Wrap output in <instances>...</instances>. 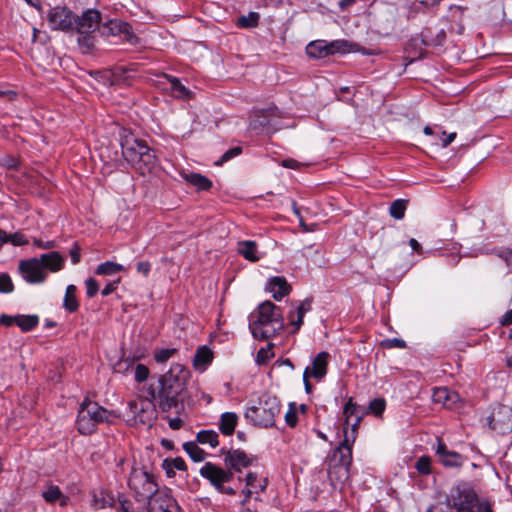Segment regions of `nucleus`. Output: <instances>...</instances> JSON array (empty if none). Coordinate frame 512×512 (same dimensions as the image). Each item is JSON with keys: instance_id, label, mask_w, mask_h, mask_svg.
Instances as JSON below:
<instances>
[{"instance_id": "13", "label": "nucleus", "mask_w": 512, "mask_h": 512, "mask_svg": "<svg viewBox=\"0 0 512 512\" xmlns=\"http://www.w3.org/2000/svg\"><path fill=\"white\" fill-rule=\"evenodd\" d=\"M18 270L23 279L30 284L43 283L47 278V272L44 271L38 257L21 260Z\"/></svg>"}, {"instance_id": "61", "label": "nucleus", "mask_w": 512, "mask_h": 512, "mask_svg": "<svg viewBox=\"0 0 512 512\" xmlns=\"http://www.w3.org/2000/svg\"><path fill=\"white\" fill-rule=\"evenodd\" d=\"M500 324L502 326L512 325V309L508 310L500 319Z\"/></svg>"}, {"instance_id": "6", "label": "nucleus", "mask_w": 512, "mask_h": 512, "mask_svg": "<svg viewBox=\"0 0 512 512\" xmlns=\"http://www.w3.org/2000/svg\"><path fill=\"white\" fill-rule=\"evenodd\" d=\"M451 499L456 512H493L491 503L480 500L476 491L464 481L451 488Z\"/></svg>"}, {"instance_id": "15", "label": "nucleus", "mask_w": 512, "mask_h": 512, "mask_svg": "<svg viewBox=\"0 0 512 512\" xmlns=\"http://www.w3.org/2000/svg\"><path fill=\"white\" fill-rule=\"evenodd\" d=\"M348 51V43L344 40H337L327 44L325 41H315L308 44L306 53L311 58H324L336 52Z\"/></svg>"}, {"instance_id": "10", "label": "nucleus", "mask_w": 512, "mask_h": 512, "mask_svg": "<svg viewBox=\"0 0 512 512\" xmlns=\"http://www.w3.org/2000/svg\"><path fill=\"white\" fill-rule=\"evenodd\" d=\"M155 401L150 398H138L129 402V410L135 423L151 426L157 418Z\"/></svg>"}, {"instance_id": "20", "label": "nucleus", "mask_w": 512, "mask_h": 512, "mask_svg": "<svg viewBox=\"0 0 512 512\" xmlns=\"http://www.w3.org/2000/svg\"><path fill=\"white\" fill-rule=\"evenodd\" d=\"M42 498L49 504L59 502L60 506L65 507L69 504L70 498L64 495L59 486L52 482H47L42 491Z\"/></svg>"}, {"instance_id": "49", "label": "nucleus", "mask_w": 512, "mask_h": 512, "mask_svg": "<svg viewBox=\"0 0 512 512\" xmlns=\"http://www.w3.org/2000/svg\"><path fill=\"white\" fill-rule=\"evenodd\" d=\"M82 36L78 38V43L81 47L86 48V51H90L94 47V39L93 36L89 34H81Z\"/></svg>"}, {"instance_id": "35", "label": "nucleus", "mask_w": 512, "mask_h": 512, "mask_svg": "<svg viewBox=\"0 0 512 512\" xmlns=\"http://www.w3.org/2000/svg\"><path fill=\"white\" fill-rule=\"evenodd\" d=\"M439 460L446 467H460L463 464V456L455 451H448Z\"/></svg>"}, {"instance_id": "27", "label": "nucleus", "mask_w": 512, "mask_h": 512, "mask_svg": "<svg viewBox=\"0 0 512 512\" xmlns=\"http://www.w3.org/2000/svg\"><path fill=\"white\" fill-rule=\"evenodd\" d=\"M164 78L171 84V91L177 98L187 99L190 97V91L174 76L164 74Z\"/></svg>"}, {"instance_id": "3", "label": "nucleus", "mask_w": 512, "mask_h": 512, "mask_svg": "<svg viewBox=\"0 0 512 512\" xmlns=\"http://www.w3.org/2000/svg\"><path fill=\"white\" fill-rule=\"evenodd\" d=\"M121 149L124 159L141 175L150 173L156 165V155L144 140L132 134L121 136Z\"/></svg>"}, {"instance_id": "11", "label": "nucleus", "mask_w": 512, "mask_h": 512, "mask_svg": "<svg viewBox=\"0 0 512 512\" xmlns=\"http://www.w3.org/2000/svg\"><path fill=\"white\" fill-rule=\"evenodd\" d=\"M48 25L53 30L68 32L74 30L75 15L66 7L50 8L46 15Z\"/></svg>"}, {"instance_id": "32", "label": "nucleus", "mask_w": 512, "mask_h": 512, "mask_svg": "<svg viewBox=\"0 0 512 512\" xmlns=\"http://www.w3.org/2000/svg\"><path fill=\"white\" fill-rule=\"evenodd\" d=\"M38 323L37 315H17V326L24 332L33 330Z\"/></svg>"}, {"instance_id": "16", "label": "nucleus", "mask_w": 512, "mask_h": 512, "mask_svg": "<svg viewBox=\"0 0 512 512\" xmlns=\"http://www.w3.org/2000/svg\"><path fill=\"white\" fill-rule=\"evenodd\" d=\"M100 32L104 36L123 35L124 39L131 44L138 42V37L134 34L130 24L122 20H109L103 24Z\"/></svg>"}, {"instance_id": "36", "label": "nucleus", "mask_w": 512, "mask_h": 512, "mask_svg": "<svg viewBox=\"0 0 512 512\" xmlns=\"http://www.w3.org/2000/svg\"><path fill=\"white\" fill-rule=\"evenodd\" d=\"M260 15L257 12H250L237 20V26L241 28H253L259 23Z\"/></svg>"}, {"instance_id": "30", "label": "nucleus", "mask_w": 512, "mask_h": 512, "mask_svg": "<svg viewBox=\"0 0 512 512\" xmlns=\"http://www.w3.org/2000/svg\"><path fill=\"white\" fill-rule=\"evenodd\" d=\"M183 449L195 462H201L206 457V453L198 446L197 442H186L183 444Z\"/></svg>"}, {"instance_id": "2", "label": "nucleus", "mask_w": 512, "mask_h": 512, "mask_svg": "<svg viewBox=\"0 0 512 512\" xmlns=\"http://www.w3.org/2000/svg\"><path fill=\"white\" fill-rule=\"evenodd\" d=\"M283 326L282 311L271 301L259 304L249 317V328L253 337L258 340L274 337Z\"/></svg>"}, {"instance_id": "51", "label": "nucleus", "mask_w": 512, "mask_h": 512, "mask_svg": "<svg viewBox=\"0 0 512 512\" xmlns=\"http://www.w3.org/2000/svg\"><path fill=\"white\" fill-rule=\"evenodd\" d=\"M297 317L294 319V313L291 312L289 315L290 323L295 326V331H298L303 324L305 314L302 311H296Z\"/></svg>"}, {"instance_id": "46", "label": "nucleus", "mask_w": 512, "mask_h": 512, "mask_svg": "<svg viewBox=\"0 0 512 512\" xmlns=\"http://www.w3.org/2000/svg\"><path fill=\"white\" fill-rule=\"evenodd\" d=\"M285 421L290 427L296 426L298 417L295 404H290L288 411L285 413Z\"/></svg>"}, {"instance_id": "56", "label": "nucleus", "mask_w": 512, "mask_h": 512, "mask_svg": "<svg viewBox=\"0 0 512 512\" xmlns=\"http://www.w3.org/2000/svg\"><path fill=\"white\" fill-rule=\"evenodd\" d=\"M455 138H456V132L446 134V132L443 131L442 137H441L442 147H447L448 145H450L454 141Z\"/></svg>"}, {"instance_id": "38", "label": "nucleus", "mask_w": 512, "mask_h": 512, "mask_svg": "<svg viewBox=\"0 0 512 512\" xmlns=\"http://www.w3.org/2000/svg\"><path fill=\"white\" fill-rule=\"evenodd\" d=\"M164 466L168 476H171V473L174 469L180 471L186 470V463L181 457H176L172 460H165Z\"/></svg>"}, {"instance_id": "23", "label": "nucleus", "mask_w": 512, "mask_h": 512, "mask_svg": "<svg viewBox=\"0 0 512 512\" xmlns=\"http://www.w3.org/2000/svg\"><path fill=\"white\" fill-rule=\"evenodd\" d=\"M212 360V350L208 346L203 345L196 349L195 355L192 360V365L195 370L204 372L207 369V366L212 362Z\"/></svg>"}, {"instance_id": "47", "label": "nucleus", "mask_w": 512, "mask_h": 512, "mask_svg": "<svg viewBox=\"0 0 512 512\" xmlns=\"http://www.w3.org/2000/svg\"><path fill=\"white\" fill-rule=\"evenodd\" d=\"M273 348V344L269 343L267 348H261L257 352V362L259 364L265 363L268 359L273 356V352L271 351Z\"/></svg>"}, {"instance_id": "34", "label": "nucleus", "mask_w": 512, "mask_h": 512, "mask_svg": "<svg viewBox=\"0 0 512 512\" xmlns=\"http://www.w3.org/2000/svg\"><path fill=\"white\" fill-rule=\"evenodd\" d=\"M124 270L125 268L121 264L112 261H106L97 266L95 273L97 275H114Z\"/></svg>"}, {"instance_id": "24", "label": "nucleus", "mask_w": 512, "mask_h": 512, "mask_svg": "<svg viewBox=\"0 0 512 512\" xmlns=\"http://www.w3.org/2000/svg\"><path fill=\"white\" fill-rule=\"evenodd\" d=\"M183 179L199 191H208L212 187V181L199 173H183Z\"/></svg>"}, {"instance_id": "40", "label": "nucleus", "mask_w": 512, "mask_h": 512, "mask_svg": "<svg viewBox=\"0 0 512 512\" xmlns=\"http://www.w3.org/2000/svg\"><path fill=\"white\" fill-rule=\"evenodd\" d=\"M386 407V401L383 398L373 399L368 406V411L379 417L383 414Z\"/></svg>"}, {"instance_id": "59", "label": "nucleus", "mask_w": 512, "mask_h": 512, "mask_svg": "<svg viewBox=\"0 0 512 512\" xmlns=\"http://www.w3.org/2000/svg\"><path fill=\"white\" fill-rule=\"evenodd\" d=\"M445 38H446V33H445L444 29H440L439 31H437V33L435 35V39H433L432 42L434 45H442L445 41Z\"/></svg>"}, {"instance_id": "63", "label": "nucleus", "mask_w": 512, "mask_h": 512, "mask_svg": "<svg viewBox=\"0 0 512 512\" xmlns=\"http://www.w3.org/2000/svg\"><path fill=\"white\" fill-rule=\"evenodd\" d=\"M449 450L447 449L445 443L442 440H438L436 454L438 455L439 459L446 454Z\"/></svg>"}, {"instance_id": "42", "label": "nucleus", "mask_w": 512, "mask_h": 512, "mask_svg": "<svg viewBox=\"0 0 512 512\" xmlns=\"http://www.w3.org/2000/svg\"><path fill=\"white\" fill-rule=\"evenodd\" d=\"M415 468L421 474L427 475L430 473L431 460L427 456L420 457L416 462Z\"/></svg>"}, {"instance_id": "5", "label": "nucleus", "mask_w": 512, "mask_h": 512, "mask_svg": "<svg viewBox=\"0 0 512 512\" xmlns=\"http://www.w3.org/2000/svg\"><path fill=\"white\" fill-rule=\"evenodd\" d=\"M113 416L115 414L112 411L86 397L78 409L76 428L80 434L90 435L95 432L98 424L110 422V418Z\"/></svg>"}, {"instance_id": "44", "label": "nucleus", "mask_w": 512, "mask_h": 512, "mask_svg": "<svg viewBox=\"0 0 512 512\" xmlns=\"http://www.w3.org/2000/svg\"><path fill=\"white\" fill-rule=\"evenodd\" d=\"M242 152V148L241 147H233L229 150H227L222 156L221 158L215 162L216 165L220 166L222 165L224 162H227L229 161L230 159L234 158L235 156H238L240 153Z\"/></svg>"}, {"instance_id": "50", "label": "nucleus", "mask_w": 512, "mask_h": 512, "mask_svg": "<svg viewBox=\"0 0 512 512\" xmlns=\"http://www.w3.org/2000/svg\"><path fill=\"white\" fill-rule=\"evenodd\" d=\"M384 348H405L406 343L400 338L386 339L382 342Z\"/></svg>"}, {"instance_id": "62", "label": "nucleus", "mask_w": 512, "mask_h": 512, "mask_svg": "<svg viewBox=\"0 0 512 512\" xmlns=\"http://www.w3.org/2000/svg\"><path fill=\"white\" fill-rule=\"evenodd\" d=\"M311 300L310 299H305L304 301H302L300 303V305L297 307V310L298 311H302L303 314H306L308 311L311 310Z\"/></svg>"}, {"instance_id": "1", "label": "nucleus", "mask_w": 512, "mask_h": 512, "mask_svg": "<svg viewBox=\"0 0 512 512\" xmlns=\"http://www.w3.org/2000/svg\"><path fill=\"white\" fill-rule=\"evenodd\" d=\"M191 378L190 370L180 363H173L169 370L151 384L148 394L156 400L163 412L179 411L183 408L184 395Z\"/></svg>"}, {"instance_id": "52", "label": "nucleus", "mask_w": 512, "mask_h": 512, "mask_svg": "<svg viewBox=\"0 0 512 512\" xmlns=\"http://www.w3.org/2000/svg\"><path fill=\"white\" fill-rule=\"evenodd\" d=\"M8 242H11L13 245L21 246L28 243L27 239L22 233H14L8 236Z\"/></svg>"}, {"instance_id": "26", "label": "nucleus", "mask_w": 512, "mask_h": 512, "mask_svg": "<svg viewBox=\"0 0 512 512\" xmlns=\"http://www.w3.org/2000/svg\"><path fill=\"white\" fill-rule=\"evenodd\" d=\"M238 253L246 260L256 262L260 259L257 254V243L255 241H240L238 242Z\"/></svg>"}, {"instance_id": "31", "label": "nucleus", "mask_w": 512, "mask_h": 512, "mask_svg": "<svg viewBox=\"0 0 512 512\" xmlns=\"http://www.w3.org/2000/svg\"><path fill=\"white\" fill-rule=\"evenodd\" d=\"M458 398V394L448 390L446 387L435 389L433 399L435 402L447 404L448 402L454 403Z\"/></svg>"}, {"instance_id": "21", "label": "nucleus", "mask_w": 512, "mask_h": 512, "mask_svg": "<svg viewBox=\"0 0 512 512\" xmlns=\"http://www.w3.org/2000/svg\"><path fill=\"white\" fill-rule=\"evenodd\" d=\"M38 259L46 272H58L63 269L65 264V258L57 251L42 254Z\"/></svg>"}, {"instance_id": "9", "label": "nucleus", "mask_w": 512, "mask_h": 512, "mask_svg": "<svg viewBox=\"0 0 512 512\" xmlns=\"http://www.w3.org/2000/svg\"><path fill=\"white\" fill-rule=\"evenodd\" d=\"M200 475L207 479L219 493L226 495H234L236 493L234 488L224 485L234 477L233 472L228 470V468L224 469L214 463L206 462L200 469Z\"/></svg>"}, {"instance_id": "22", "label": "nucleus", "mask_w": 512, "mask_h": 512, "mask_svg": "<svg viewBox=\"0 0 512 512\" xmlns=\"http://www.w3.org/2000/svg\"><path fill=\"white\" fill-rule=\"evenodd\" d=\"M267 290L275 300L279 301L290 293L291 287L284 277L276 276L269 280Z\"/></svg>"}, {"instance_id": "7", "label": "nucleus", "mask_w": 512, "mask_h": 512, "mask_svg": "<svg viewBox=\"0 0 512 512\" xmlns=\"http://www.w3.org/2000/svg\"><path fill=\"white\" fill-rule=\"evenodd\" d=\"M280 409L279 399L276 396L265 394L259 399L258 405L251 406L246 410L245 416L255 425L267 428L274 426Z\"/></svg>"}, {"instance_id": "41", "label": "nucleus", "mask_w": 512, "mask_h": 512, "mask_svg": "<svg viewBox=\"0 0 512 512\" xmlns=\"http://www.w3.org/2000/svg\"><path fill=\"white\" fill-rule=\"evenodd\" d=\"M246 485L251 487L254 490L263 491L266 488V480L263 483H260L257 478L256 473L249 472L245 477Z\"/></svg>"}, {"instance_id": "14", "label": "nucleus", "mask_w": 512, "mask_h": 512, "mask_svg": "<svg viewBox=\"0 0 512 512\" xmlns=\"http://www.w3.org/2000/svg\"><path fill=\"white\" fill-rule=\"evenodd\" d=\"M224 456V464L230 471L241 473L243 469L250 467L255 461L256 457L248 455L241 449H230L225 451L221 450Z\"/></svg>"}, {"instance_id": "29", "label": "nucleus", "mask_w": 512, "mask_h": 512, "mask_svg": "<svg viewBox=\"0 0 512 512\" xmlns=\"http://www.w3.org/2000/svg\"><path fill=\"white\" fill-rule=\"evenodd\" d=\"M196 441L199 444H208L212 448L218 446V433L214 430H201L197 433Z\"/></svg>"}, {"instance_id": "43", "label": "nucleus", "mask_w": 512, "mask_h": 512, "mask_svg": "<svg viewBox=\"0 0 512 512\" xmlns=\"http://www.w3.org/2000/svg\"><path fill=\"white\" fill-rule=\"evenodd\" d=\"M149 369L144 364H137L135 366V381L138 383L144 382L149 376Z\"/></svg>"}, {"instance_id": "33", "label": "nucleus", "mask_w": 512, "mask_h": 512, "mask_svg": "<svg viewBox=\"0 0 512 512\" xmlns=\"http://www.w3.org/2000/svg\"><path fill=\"white\" fill-rule=\"evenodd\" d=\"M407 206L408 200L406 199L394 200L389 207L390 216L397 220L403 219Z\"/></svg>"}, {"instance_id": "37", "label": "nucleus", "mask_w": 512, "mask_h": 512, "mask_svg": "<svg viewBox=\"0 0 512 512\" xmlns=\"http://www.w3.org/2000/svg\"><path fill=\"white\" fill-rule=\"evenodd\" d=\"M426 512H456L452 503L451 492L444 502H440L436 506L429 507Z\"/></svg>"}, {"instance_id": "64", "label": "nucleus", "mask_w": 512, "mask_h": 512, "mask_svg": "<svg viewBox=\"0 0 512 512\" xmlns=\"http://www.w3.org/2000/svg\"><path fill=\"white\" fill-rule=\"evenodd\" d=\"M508 265H512V249H507L499 255Z\"/></svg>"}, {"instance_id": "39", "label": "nucleus", "mask_w": 512, "mask_h": 512, "mask_svg": "<svg viewBox=\"0 0 512 512\" xmlns=\"http://www.w3.org/2000/svg\"><path fill=\"white\" fill-rule=\"evenodd\" d=\"M176 348H165L155 351L154 360L157 363H165L177 353Z\"/></svg>"}, {"instance_id": "28", "label": "nucleus", "mask_w": 512, "mask_h": 512, "mask_svg": "<svg viewBox=\"0 0 512 512\" xmlns=\"http://www.w3.org/2000/svg\"><path fill=\"white\" fill-rule=\"evenodd\" d=\"M77 288L75 285H68L65 291L63 307L69 312H75L79 308V303L76 298Z\"/></svg>"}, {"instance_id": "8", "label": "nucleus", "mask_w": 512, "mask_h": 512, "mask_svg": "<svg viewBox=\"0 0 512 512\" xmlns=\"http://www.w3.org/2000/svg\"><path fill=\"white\" fill-rule=\"evenodd\" d=\"M128 486L135 493L138 501L149 499L159 490L154 475L138 467L132 468Z\"/></svg>"}, {"instance_id": "12", "label": "nucleus", "mask_w": 512, "mask_h": 512, "mask_svg": "<svg viewBox=\"0 0 512 512\" xmlns=\"http://www.w3.org/2000/svg\"><path fill=\"white\" fill-rule=\"evenodd\" d=\"M148 512H183L169 489H159L148 499Z\"/></svg>"}, {"instance_id": "57", "label": "nucleus", "mask_w": 512, "mask_h": 512, "mask_svg": "<svg viewBox=\"0 0 512 512\" xmlns=\"http://www.w3.org/2000/svg\"><path fill=\"white\" fill-rule=\"evenodd\" d=\"M2 165L9 169H16L18 167V160L14 157H4L1 161Z\"/></svg>"}, {"instance_id": "17", "label": "nucleus", "mask_w": 512, "mask_h": 512, "mask_svg": "<svg viewBox=\"0 0 512 512\" xmlns=\"http://www.w3.org/2000/svg\"><path fill=\"white\" fill-rule=\"evenodd\" d=\"M101 14L94 9H88L80 17L75 16L74 29L79 34H90L99 28Z\"/></svg>"}, {"instance_id": "53", "label": "nucleus", "mask_w": 512, "mask_h": 512, "mask_svg": "<svg viewBox=\"0 0 512 512\" xmlns=\"http://www.w3.org/2000/svg\"><path fill=\"white\" fill-rule=\"evenodd\" d=\"M120 283V278H118L116 281H113V282H109L108 284L105 285V287L102 289L101 291V294L103 296H108L110 295L111 293H113L117 287H118V284Z\"/></svg>"}, {"instance_id": "60", "label": "nucleus", "mask_w": 512, "mask_h": 512, "mask_svg": "<svg viewBox=\"0 0 512 512\" xmlns=\"http://www.w3.org/2000/svg\"><path fill=\"white\" fill-rule=\"evenodd\" d=\"M259 118H260V117H257V118H255V119L251 120V122H250V128H251L252 130H256V131H258V130L260 129V127H263V126H265V125H267V124H268V122H267L266 120H263V121H262V120H260Z\"/></svg>"}, {"instance_id": "54", "label": "nucleus", "mask_w": 512, "mask_h": 512, "mask_svg": "<svg viewBox=\"0 0 512 512\" xmlns=\"http://www.w3.org/2000/svg\"><path fill=\"white\" fill-rule=\"evenodd\" d=\"M136 269L138 273H141L143 276L147 277L151 270V264L149 261H141L137 264Z\"/></svg>"}, {"instance_id": "45", "label": "nucleus", "mask_w": 512, "mask_h": 512, "mask_svg": "<svg viewBox=\"0 0 512 512\" xmlns=\"http://www.w3.org/2000/svg\"><path fill=\"white\" fill-rule=\"evenodd\" d=\"M14 290V285L8 274L0 275V292L11 293Z\"/></svg>"}, {"instance_id": "25", "label": "nucleus", "mask_w": 512, "mask_h": 512, "mask_svg": "<svg viewBox=\"0 0 512 512\" xmlns=\"http://www.w3.org/2000/svg\"><path fill=\"white\" fill-rule=\"evenodd\" d=\"M238 416L233 412H225L220 417L219 429L222 434L230 436L234 433Z\"/></svg>"}, {"instance_id": "4", "label": "nucleus", "mask_w": 512, "mask_h": 512, "mask_svg": "<svg viewBox=\"0 0 512 512\" xmlns=\"http://www.w3.org/2000/svg\"><path fill=\"white\" fill-rule=\"evenodd\" d=\"M355 435L350 441L347 435V427L344 428V439L339 446L335 448L332 454L327 458V474L332 485L343 483L349 478L350 467L352 465V446Z\"/></svg>"}, {"instance_id": "48", "label": "nucleus", "mask_w": 512, "mask_h": 512, "mask_svg": "<svg viewBox=\"0 0 512 512\" xmlns=\"http://www.w3.org/2000/svg\"><path fill=\"white\" fill-rule=\"evenodd\" d=\"M85 286H86V294L89 298L94 297L99 290V284L97 283V281L94 278H88L85 281Z\"/></svg>"}, {"instance_id": "58", "label": "nucleus", "mask_w": 512, "mask_h": 512, "mask_svg": "<svg viewBox=\"0 0 512 512\" xmlns=\"http://www.w3.org/2000/svg\"><path fill=\"white\" fill-rule=\"evenodd\" d=\"M0 324L5 326L17 325V315L9 316V315H1L0 316Z\"/></svg>"}, {"instance_id": "19", "label": "nucleus", "mask_w": 512, "mask_h": 512, "mask_svg": "<svg viewBox=\"0 0 512 512\" xmlns=\"http://www.w3.org/2000/svg\"><path fill=\"white\" fill-rule=\"evenodd\" d=\"M343 414L345 416V425L351 426L352 434L355 435L359 423L362 419L363 411L357 406V404L353 401V398H349L346 402Z\"/></svg>"}, {"instance_id": "18", "label": "nucleus", "mask_w": 512, "mask_h": 512, "mask_svg": "<svg viewBox=\"0 0 512 512\" xmlns=\"http://www.w3.org/2000/svg\"><path fill=\"white\" fill-rule=\"evenodd\" d=\"M329 359V353L322 351L314 357L312 360V365L307 366L305 370H309V375L317 381H320L327 374Z\"/></svg>"}, {"instance_id": "55", "label": "nucleus", "mask_w": 512, "mask_h": 512, "mask_svg": "<svg viewBox=\"0 0 512 512\" xmlns=\"http://www.w3.org/2000/svg\"><path fill=\"white\" fill-rule=\"evenodd\" d=\"M70 257H71V262L75 265V264H78L80 262V247L77 243L74 244V246L72 247V249L70 250Z\"/></svg>"}]
</instances>
